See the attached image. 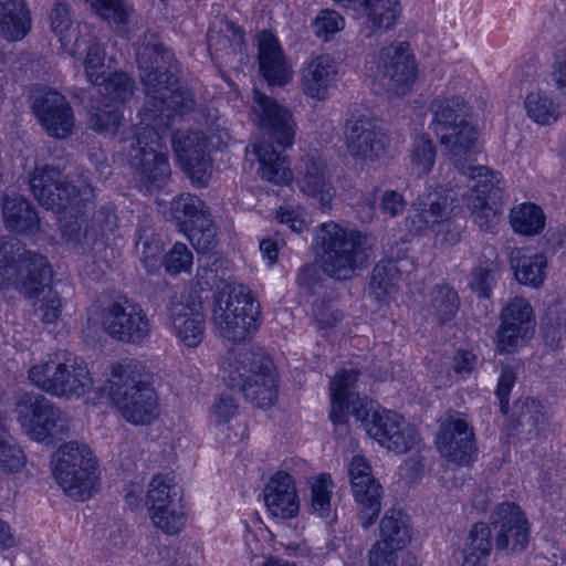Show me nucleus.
I'll return each mask as SVG.
<instances>
[{
	"instance_id": "f257e3e1",
	"label": "nucleus",
	"mask_w": 566,
	"mask_h": 566,
	"mask_svg": "<svg viewBox=\"0 0 566 566\" xmlns=\"http://www.w3.org/2000/svg\"><path fill=\"white\" fill-rule=\"evenodd\" d=\"M260 305L244 284H229L214 295L212 321L220 336L239 343L227 354L221 375L226 386L242 392L254 406L276 398V375L269 356L245 339L256 329Z\"/></svg>"
},
{
	"instance_id": "f03ea898",
	"label": "nucleus",
	"mask_w": 566,
	"mask_h": 566,
	"mask_svg": "<svg viewBox=\"0 0 566 566\" xmlns=\"http://www.w3.org/2000/svg\"><path fill=\"white\" fill-rule=\"evenodd\" d=\"M29 182L39 203L61 214L62 238L70 249L90 255L105 248V238L117 227V216L112 207H102L94 213L92 226L83 229L82 214L95 198L94 188L85 177L69 181L59 168L46 165L35 167Z\"/></svg>"
},
{
	"instance_id": "7ed1b4c3",
	"label": "nucleus",
	"mask_w": 566,
	"mask_h": 566,
	"mask_svg": "<svg viewBox=\"0 0 566 566\" xmlns=\"http://www.w3.org/2000/svg\"><path fill=\"white\" fill-rule=\"evenodd\" d=\"M467 114V104L460 97L437 103L433 132L459 175L470 182L469 191L462 196L464 206L482 230L491 231L499 222V213L490 200L499 190L501 176L484 166L472 165L476 154L478 130L465 119Z\"/></svg>"
},
{
	"instance_id": "20e7f679",
	"label": "nucleus",
	"mask_w": 566,
	"mask_h": 566,
	"mask_svg": "<svg viewBox=\"0 0 566 566\" xmlns=\"http://www.w3.org/2000/svg\"><path fill=\"white\" fill-rule=\"evenodd\" d=\"M374 239L357 229L337 222L315 227L312 247L322 271L334 280H349L367 266Z\"/></svg>"
},
{
	"instance_id": "39448f33",
	"label": "nucleus",
	"mask_w": 566,
	"mask_h": 566,
	"mask_svg": "<svg viewBox=\"0 0 566 566\" xmlns=\"http://www.w3.org/2000/svg\"><path fill=\"white\" fill-rule=\"evenodd\" d=\"M52 269L36 252H24L18 263H0V291L13 287L33 303L35 314L45 324L54 323L61 314V298L50 286Z\"/></svg>"
},
{
	"instance_id": "423d86ee",
	"label": "nucleus",
	"mask_w": 566,
	"mask_h": 566,
	"mask_svg": "<svg viewBox=\"0 0 566 566\" xmlns=\"http://www.w3.org/2000/svg\"><path fill=\"white\" fill-rule=\"evenodd\" d=\"M145 366L126 360L112 367L109 397L122 417L135 426H146L159 416L158 397L148 382Z\"/></svg>"
},
{
	"instance_id": "0eeeda50",
	"label": "nucleus",
	"mask_w": 566,
	"mask_h": 566,
	"mask_svg": "<svg viewBox=\"0 0 566 566\" xmlns=\"http://www.w3.org/2000/svg\"><path fill=\"white\" fill-rule=\"evenodd\" d=\"M358 376L357 369H343L331 380L329 418L335 424H339L346 421L348 413H352L364 424L369 437L381 447L389 448L386 410L380 412L377 402L352 390Z\"/></svg>"
},
{
	"instance_id": "6e6552de",
	"label": "nucleus",
	"mask_w": 566,
	"mask_h": 566,
	"mask_svg": "<svg viewBox=\"0 0 566 566\" xmlns=\"http://www.w3.org/2000/svg\"><path fill=\"white\" fill-rule=\"evenodd\" d=\"M122 150L138 180L150 190L161 188L170 178V165L163 151V134L136 124L120 139Z\"/></svg>"
},
{
	"instance_id": "1a4fd4ad",
	"label": "nucleus",
	"mask_w": 566,
	"mask_h": 566,
	"mask_svg": "<svg viewBox=\"0 0 566 566\" xmlns=\"http://www.w3.org/2000/svg\"><path fill=\"white\" fill-rule=\"evenodd\" d=\"M52 467L55 481L69 496L78 501L92 497L97 481L96 460L87 446H61L52 457Z\"/></svg>"
},
{
	"instance_id": "9d476101",
	"label": "nucleus",
	"mask_w": 566,
	"mask_h": 566,
	"mask_svg": "<svg viewBox=\"0 0 566 566\" xmlns=\"http://www.w3.org/2000/svg\"><path fill=\"white\" fill-rule=\"evenodd\" d=\"M15 413L21 430L36 442L53 444L69 433L66 412L43 395H22L17 401Z\"/></svg>"
},
{
	"instance_id": "9b49d317",
	"label": "nucleus",
	"mask_w": 566,
	"mask_h": 566,
	"mask_svg": "<svg viewBox=\"0 0 566 566\" xmlns=\"http://www.w3.org/2000/svg\"><path fill=\"white\" fill-rule=\"evenodd\" d=\"M169 88H163L158 93L146 94V102L138 113L142 126H147L160 134L166 133L175 115L190 112L195 107L191 92L177 84L172 74V83Z\"/></svg>"
},
{
	"instance_id": "f8f14e48",
	"label": "nucleus",
	"mask_w": 566,
	"mask_h": 566,
	"mask_svg": "<svg viewBox=\"0 0 566 566\" xmlns=\"http://www.w3.org/2000/svg\"><path fill=\"white\" fill-rule=\"evenodd\" d=\"M105 332L123 343L140 344L151 333V324L142 305L128 298L111 304L103 314Z\"/></svg>"
},
{
	"instance_id": "ddd939ff",
	"label": "nucleus",
	"mask_w": 566,
	"mask_h": 566,
	"mask_svg": "<svg viewBox=\"0 0 566 566\" xmlns=\"http://www.w3.org/2000/svg\"><path fill=\"white\" fill-rule=\"evenodd\" d=\"M169 321L172 334L186 347L196 348L206 336L203 301L197 290L181 293L169 306Z\"/></svg>"
},
{
	"instance_id": "4468645a",
	"label": "nucleus",
	"mask_w": 566,
	"mask_h": 566,
	"mask_svg": "<svg viewBox=\"0 0 566 566\" xmlns=\"http://www.w3.org/2000/svg\"><path fill=\"white\" fill-rule=\"evenodd\" d=\"M534 331L535 318L531 304L522 297L510 300L501 314L497 349L501 353L516 352L533 337Z\"/></svg>"
},
{
	"instance_id": "2eb2a0df",
	"label": "nucleus",
	"mask_w": 566,
	"mask_h": 566,
	"mask_svg": "<svg viewBox=\"0 0 566 566\" xmlns=\"http://www.w3.org/2000/svg\"><path fill=\"white\" fill-rule=\"evenodd\" d=\"M454 190L451 182L431 185L418 197L413 205V214L410 217L411 230L421 233L427 230L436 231V228L449 220L455 206Z\"/></svg>"
},
{
	"instance_id": "dca6fc26",
	"label": "nucleus",
	"mask_w": 566,
	"mask_h": 566,
	"mask_svg": "<svg viewBox=\"0 0 566 566\" xmlns=\"http://www.w3.org/2000/svg\"><path fill=\"white\" fill-rule=\"evenodd\" d=\"M348 475L353 496L359 505L360 525L367 530L376 522L381 509V485L374 479L368 461L361 455L352 459Z\"/></svg>"
},
{
	"instance_id": "f3484780",
	"label": "nucleus",
	"mask_w": 566,
	"mask_h": 566,
	"mask_svg": "<svg viewBox=\"0 0 566 566\" xmlns=\"http://www.w3.org/2000/svg\"><path fill=\"white\" fill-rule=\"evenodd\" d=\"M174 151L191 182L205 187L211 176V159L207 153L208 140L201 132L178 130L171 139Z\"/></svg>"
},
{
	"instance_id": "a211bd4d",
	"label": "nucleus",
	"mask_w": 566,
	"mask_h": 566,
	"mask_svg": "<svg viewBox=\"0 0 566 566\" xmlns=\"http://www.w3.org/2000/svg\"><path fill=\"white\" fill-rule=\"evenodd\" d=\"M497 548L523 552L530 542V523L520 505L513 502L497 504L491 514Z\"/></svg>"
},
{
	"instance_id": "6ab92c4d",
	"label": "nucleus",
	"mask_w": 566,
	"mask_h": 566,
	"mask_svg": "<svg viewBox=\"0 0 566 566\" xmlns=\"http://www.w3.org/2000/svg\"><path fill=\"white\" fill-rule=\"evenodd\" d=\"M252 108L258 118L259 127L268 134L273 143L283 148L293 145L296 125L292 113L285 106L259 90H254Z\"/></svg>"
},
{
	"instance_id": "aec40b11",
	"label": "nucleus",
	"mask_w": 566,
	"mask_h": 566,
	"mask_svg": "<svg viewBox=\"0 0 566 566\" xmlns=\"http://www.w3.org/2000/svg\"><path fill=\"white\" fill-rule=\"evenodd\" d=\"M295 182L300 191L326 210L336 195L326 161L318 153H311L296 166Z\"/></svg>"
},
{
	"instance_id": "412c9836",
	"label": "nucleus",
	"mask_w": 566,
	"mask_h": 566,
	"mask_svg": "<svg viewBox=\"0 0 566 566\" xmlns=\"http://www.w3.org/2000/svg\"><path fill=\"white\" fill-rule=\"evenodd\" d=\"M136 61L140 71V80L146 94L158 93L169 88L172 83V54L166 46L153 39L143 43L136 52Z\"/></svg>"
},
{
	"instance_id": "4be33fe9",
	"label": "nucleus",
	"mask_w": 566,
	"mask_h": 566,
	"mask_svg": "<svg viewBox=\"0 0 566 566\" xmlns=\"http://www.w3.org/2000/svg\"><path fill=\"white\" fill-rule=\"evenodd\" d=\"M437 446L442 457L458 465H468L475 454L473 431L460 413L441 423Z\"/></svg>"
},
{
	"instance_id": "5701e85b",
	"label": "nucleus",
	"mask_w": 566,
	"mask_h": 566,
	"mask_svg": "<svg viewBox=\"0 0 566 566\" xmlns=\"http://www.w3.org/2000/svg\"><path fill=\"white\" fill-rule=\"evenodd\" d=\"M32 109L44 130L53 137L65 138L74 127V114L67 99L50 90L36 97Z\"/></svg>"
},
{
	"instance_id": "b1692460",
	"label": "nucleus",
	"mask_w": 566,
	"mask_h": 566,
	"mask_svg": "<svg viewBox=\"0 0 566 566\" xmlns=\"http://www.w3.org/2000/svg\"><path fill=\"white\" fill-rule=\"evenodd\" d=\"M345 138L352 156L378 157L385 150V123L374 117L350 119L346 124Z\"/></svg>"
},
{
	"instance_id": "393cba45",
	"label": "nucleus",
	"mask_w": 566,
	"mask_h": 566,
	"mask_svg": "<svg viewBox=\"0 0 566 566\" xmlns=\"http://www.w3.org/2000/svg\"><path fill=\"white\" fill-rule=\"evenodd\" d=\"M264 501L273 516L293 518L300 511L298 497L293 478L286 472H277L264 490Z\"/></svg>"
},
{
	"instance_id": "a878e982",
	"label": "nucleus",
	"mask_w": 566,
	"mask_h": 566,
	"mask_svg": "<svg viewBox=\"0 0 566 566\" xmlns=\"http://www.w3.org/2000/svg\"><path fill=\"white\" fill-rule=\"evenodd\" d=\"M336 66L328 54L312 56L302 70L301 83L304 94L313 99L323 101L329 87L336 81Z\"/></svg>"
},
{
	"instance_id": "bb28decb",
	"label": "nucleus",
	"mask_w": 566,
	"mask_h": 566,
	"mask_svg": "<svg viewBox=\"0 0 566 566\" xmlns=\"http://www.w3.org/2000/svg\"><path fill=\"white\" fill-rule=\"evenodd\" d=\"M55 385V397L78 399L91 391L93 380L83 359L65 354Z\"/></svg>"
},
{
	"instance_id": "cd10ccee",
	"label": "nucleus",
	"mask_w": 566,
	"mask_h": 566,
	"mask_svg": "<svg viewBox=\"0 0 566 566\" xmlns=\"http://www.w3.org/2000/svg\"><path fill=\"white\" fill-rule=\"evenodd\" d=\"M259 64L270 85L283 86L290 81V67L279 40L268 31L259 35Z\"/></svg>"
},
{
	"instance_id": "c85d7f7f",
	"label": "nucleus",
	"mask_w": 566,
	"mask_h": 566,
	"mask_svg": "<svg viewBox=\"0 0 566 566\" xmlns=\"http://www.w3.org/2000/svg\"><path fill=\"white\" fill-rule=\"evenodd\" d=\"M391 49V96H403L416 83L418 63L408 42H399Z\"/></svg>"
},
{
	"instance_id": "c756f323",
	"label": "nucleus",
	"mask_w": 566,
	"mask_h": 566,
	"mask_svg": "<svg viewBox=\"0 0 566 566\" xmlns=\"http://www.w3.org/2000/svg\"><path fill=\"white\" fill-rule=\"evenodd\" d=\"M31 11L25 0H0V35L20 41L31 30Z\"/></svg>"
},
{
	"instance_id": "7c9ffc66",
	"label": "nucleus",
	"mask_w": 566,
	"mask_h": 566,
	"mask_svg": "<svg viewBox=\"0 0 566 566\" xmlns=\"http://www.w3.org/2000/svg\"><path fill=\"white\" fill-rule=\"evenodd\" d=\"M6 227L17 233H30L39 228V217L30 202L18 193H7L2 199Z\"/></svg>"
},
{
	"instance_id": "2f4dec72",
	"label": "nucleus",
	"mask_w": 566,
	"mask_h": 566,
	"mask_svg": "<svg viewBox=\"0 0 566 566\" xmlns=\"http://www.w3.org/2000/svg\"><path fill=\"white\" fill-rule=\"evenodd\" d=\"M413 538V527L409 515L402 510H391V566H418L417 558L408 545Z\"/></svg>"
},
{
	"instance_id": "473e14b6",
	"label": "nucleus",
	"mask_w": 566,
	"mask_h": 566,
	"mask_svg": "<svg viewBox=\"0 0 566 566\" xmlns=\"http://www.w3.org/2000/svg\"><path fill=\"white\" fill-rule=\"evenodd\" d=\"M255 154L259 161V175L262 179L286 186L293 180L287 157L275 150L271 144L255 146Z\"/></svg>"
},
{
	"instance_id": "72a5a7b5",
	"label": "nucleus",
	"mask_w": 566,
	"mask_h": 566,
	"mask_svg": "<svg viewBox=\"0 0 566 566\" xmlns=\"http://www.w3.org/2000/svg\"><path fill=\"white\" fill-rule=\"evenodd\" d=\"M511 265L516 280L533 287H539L546 276L547 260L544 253H528L516 249L511 255Z\"/></svg>"
},
{
	"instance_id": "f704fd0d",
	"label": "nucleus",
	"mask_w": 566,
	"mask_h": 566,
	"mask_svg": "<svg viewBox=\"0 0 566 566\" xmlns=\"http://www.w3.org/2000/svg\"><path fill=\"white\" fill-rule=\"evenodd\" d=\"M510 223L514 232L534 237L545 228L546 216L542 208L531 202H523L510 212Z\"/></svg>"
},
{
	"instance_id": "c9c22d12",
	"label": "nucleus",
	"mask_w": 566,
	"mask_h": 566,
	"mask_svg": "<svg viewBox=\"0 0 566 566\" xmlns=\"http://www.w3.org/2000/svg\"><path fill=\"white\" fill-rule=\"evenodd\" d=\"M491 547L490 527L485 523L474 524L464 545V559L461 566H486Z\"/></svg>"
},
{
	"instance_id": "e433bc0d",
	"label": "nucleus",
	"mask_w": 566,
	"mask_h": 566,
	"mask_svg": "<svg viewBox=\"0 0 566 566\" xmlns=\"http://www.w3.org/2000/svg\"><path fill=\"white\" fill-rule=\"evenodd\" d=\"M527 116L538 125H551L562 116V107L544 91L531 92L524 101Z\"/></svg>"
},
{
	"instance_id": "4c0bfd02",
	"label": "nucleus",
	"mask_w": 566,
	"mask_h": 566,
	"mask_svg": "<svg viewBox=\"0 0 566 566\" xmlns=\"http://www.w3.org/2000/svg\"><path fill=\"white\" fill-rule=\"evenodd\" d=\"M63 353H56L46 360L32 366L28 371V378L40 390L55 397V382L59 380L62 367Z\"/></svg>"
},
{
	"instance_id": "58836bf2",
	"label": "nucleus",
	"mask_w": 566,
	"mask_h": 566,
	"mask_svg": "<svg viewBox=\"0 0 566 566\" xmlns=\"http://www.w3.org/2000/svg\"><path fill=\"white\" fill-rule=\"evenodd\" d=\"M176 494H172L175 496ZM153 523L169 535L177 534L186 523L182 497H172V502L160 509L149 510Z\"/></svg>"
},
{
	"instance_id": "ea45409f",
	"label": "nucleus",
	"mask_w": 566,
	"mask_h": 566,
	"mask_svg": "<svg viewBox=\"0 0 566 566\" xmlns=\"http://www.w3.org/2000/svg\"><path fill=\"white\" fill-rule=\"evenodd\" d=\"M174 218L185 226H193L210 214L206 203L196 195L181 193L171 202Z\"/></svg>"
},
{
	"instance_id": "a19ab883",
	"label": "nucleus",
	"mask_w": 566,
	"mask_h": 566,
	"mask_svg": "<svg viewBox=\"0 0 566 566\" xmlns=\"http://www.w3.org/2000/svg\"><path fill=\"white\" fill-rule=\"evenodd\" d=\"M366 76L370 80L371 90L376 94L389 93V51L381 49L366 61Z\"/></svg>"
},
{
	"instance_id": "79ce46f5",
	"label": "nucleus",
	"mask_w": 566,
	"mask_h": 566,
	"mask_svg": "<svg viewBox=\"0 0 566 566\" xmlns=\"http://www.w3.org/2000/svg\"><path fill=\"white\" fill-rule=\"evenodd\" d=\"M96 85L99 86V93L115 105L127 102L134 91V81L123 72L111 73L102 82L98 81Z\"/></svg>"
},
{
	"instance_id": "37998d69",
	"label": "nucleus",
	"mask_w": 566,
	"mask_h": 566,
	"mask_svg": "<svg viewBox=\"0 0 566 566\" xmlns=\"http://www.w3.org/2000/svg\"><path fill=\"white\" fill-rule=\"evenodd\" d=\"M513 416L516 427L523 432L532 433L539 423L544 422L543 405L534 398H521L514 406Z\"/></svg>"
},
{
	"instance_id": "c03bdc74",
	"label": "nucleus",
	"mask_w": 566,
	"mask_h": 566,
	"mask_svg": "<svg viewBox=\"0 0 566 566\" xmlns=\"http://www.w3.org/2000/svg\"><path fill=\"white\" fill-rule=\"evenodd\" d=\"M419 443L416 427L400 415H391V451L405 453Z\"/></svg>"
},
{
	"instance_id": "a18cd8bd",
	"label": "nucleus",
	"mask_w": 566,
	"mask_h": 566,
	"mask_svg": "<svg viewBox=\"0 0 566 566\" xmlns=\"http://www.w3.org/2000/svg\"><path fill=\"white\" fill-rule=\"evenodd\" d=\"M172 494H176L174 497H182L180 486L166 475H155L150 481L147 493V502L150 504L149 510L160 509L170 504L172 502Z\"/></svg>"
},
{
	"instance_id": "49530a36",
	"label": "nucleus",
	"mask_w": 566,
	"mask_h": 566,
	"mask_svg": "<svg viewBox=\"0 0 566 566\" xmlns=\"http://www.w3.org/2000/svg\"><path fill=\"white\" fill-rule=\"evenodd\" d=\"M51 29L63 46L75 36V28L70 11V6L62 0H55L50 12Z\"/></svg>"
},
{
	"instance_id": "de8ad7c7",
	"label": "nucleus",
	"mask_w": 566,
	"mask_h": 566,
	"mask_svg": "<svg viewBox=\"0 0 566 566\" xmlns=\"http://www.w3.org/2000/svg\"><path fill=\"white\" fill-rule=\"evenodd\" d=\"M220 32L222 35L214 30H209V49L213 46L216 50L229 48L233 53L241 51V48L244 44V32L240 27H238L232 21L226 20L222 22Z\"/></svg>"
},
{
	"instance_id": "09e8293b",
	"label": "nucleus",
	"mask_w": 566,
	"mask_h": 566,
	"mask_svg": "<svg viewBox=\"0 0 566 566\" xmlns=\"http://www.w3.org/2000/svg\"><path fill=\"white\" fill-rule=\"evenodd\" d=\"M188 238L198 252H209L217 247V230L211 214L188 228Z\"/></svg>"
},
{
	"instance_id": "8fccbe9b",
	"label": "nucleus",
	"mask_w": 566,
	"mask_h": 566,
	"mask_svg": "<svg viewBox=\"0 0 566 566\" xmlns=\"http://www.w3.org/2000/svg\"><path fill=\"white\" fill-rule=\"evenodd\" d=\"M333 488L334 484L329 474L318 475L311 484V507L321 517H327L331 514Z\"/></svg>"
},
{
	"instance_id": "3c124183",
	"label": "nucleus",
	"mask_w": 566,
	"mask_h": 566,
	"mask_svg": "<svg viewBox=\"0 0 566 566\" xmlns=\"http://www.w3.org/2000/svg\"><path fill=\"white\" fill-rule=\"evenodd\" d=\"M123 122V114L118 105L106 103L102 109L91 115V127L102 134L114 136Z\"/></svg>"
},
{
	"instance_id": "603ef678",
	"label": "nucleus",
	"mask_w": 566,
	"mask_h": 566,
	"mask_svg": "<svg viewBox=\"0 0 566 566\" xmlns=\"http://www.w3.org/2000/svg\"><path fill=\"white\" fill-rule=\"evenodd\" d=\"M24 462L21 448L14 443L6 427L0 428V468L6 472H15Z\"/></svg>"
},
{
	"instance_id": "864d4df0",
	"label": "nucleus",
	"mask_w": 566,
	"mask_h": 566,
	"mask_svg": "<svg viewBox=\"0 0 566 566\" xmlns=\"http://www.w3.org/2000/svg\"><path fill=\"white\" fill-rule=\"evenodd\" d=\"M459 298L452 289L441 286L433 290L432 310L441 323L452 319L458 311Z\"/></svg>"
},
{
	"instance_id": "5fc2aeb1",
	"label": "nucleus",
	"mask_w": 566,
	"mask_h": 566,
	"mask_svg": "<svg viewBox=\"0 0 566 566\" xmlns=\"http://www.w3.org/2000/svg\"><path fill=\"white\" fill-rule=\"evenodd\" d=\"M368 295L378 303L389 300V259H381L373 269Z\"/></svg>"
},
{
	"instance_id": "6e6d98bb",
	"label": "nucleus",
	"mask_w": 566,
	"mask_h": 566,
	"mask_svg": "<svg viewBox=\"0 0 566 566\" xmlns=\"http://www.w3.org/2000/svg\"><path fill=\"white\" fill-rule=\"evenodd\" d=\"M436 151L432 140L427 135H419L415 139L411 160L413 169L419 175L429 174L434 165Z\"/></svg>"
},
{
	"instance_id": "4d7b16f0",
	"label": "nucleus",
	"mask_w": 566,
	"mask_h": 566,
	"mask_svg": "<svg viewBox=\"0 0 566 566\" xmlns=\"http://www.w3.org/2000/svg\"><path fill=\"white\" fill-rule=\"evenodd\" d=\"M192 252L181 242H176L164 256L165 269L170 274L189 272L192 266Z\"/></svg>"
},
{
	"instance_id": "13d9d810",
	"label": "nucleus",
	"mask_w": 566,
	"mask_h": 566,
	"mask_svg": "<svg viewBox=\"0 0 566 566\" xmlns=\"http://www.w3.org/2000/svg\"><path fill=\"white\" fill-rule=\"evenodd\" d=\"M315 34L324 41H328L335 33L345 27L344 18L335 10H322L313 22Z\"/></svg>"
},
{
	"instance_id": "bf43d9fd",
	"label": "nucleus",
	"mask_w": 566,
	"mask_h": 566,
	"mask_svg": "<svg viewBox=\"0 0 566 566\" xmlns=\"http://www.w3.org/2000/svg\"><path fill=\"white\" fill-rule=\"evenodd\" d=\"M104 20L115 24H125L128 20V9L122 0H85Z\"/></svg>"
},
{
	"instance_id": "052dcab7",
	"label": "nucleus",
	"mask_w": 566,
	"mask_h": 566,
	"mask_svg": "<svg viewBox=\"0 0 566 566\" xmlns=\"http://www.w3.org/2000/svg\"><path fill=\"white\" fill-rule=\"evenodd\" d=\"M238 413V405L231 396L221 395L209 409V423L220 428L228 424Z\"/></svg>"
},
{
	"instance_id": "680f3d73",
	"label": "nucleus",
	"mask_w": 566,
	"mask_h": 566,
	"mask_svg": "<svg viewBox=\"0 0 566 566\" xmlns=\"http://www.w3.org/2000/svg\"><path fill=\"white\" fill-rule=\"evenodd\" d=\"M389 517L382 516L379 524V537L370 548L368 555L369 566H389Z\"/></svg>"
},
{
	"instance_id": "e2e57ef3",
	"label": "nucleus",
	"mask_w": 566,
	"mask_h": 566,
	"mask_svg": "<svg viewBox=\"0 0 566 566\" xmlns=\"http://www.w3.org/2000/svg\"><path fill=\"white\" fill-rule=\"evenodd\" d=\"M105 50L96 41L91 43L87 48L84 59V67L87 81L92 84H97L98 80L105 73Z\"/></svg>"
},
{
	"instance_id": "0e129e2a",
	"label": "nucleus",
	"mask_w": 566,
	"mask_h": 566,
	"mask_svg": "<svg viewBox=\"0 0 566 566\" xmlns=\"http://www.w3.org/2000/svg\"><path fill=\"white\" fill-rule=\"evenodd\" d=\"M305 214L306 212L304 208L286 205L279 208L276 211V219L281 224L287 226L292 232L301 234L307 230Z\"/></svg>"
},
{
	"instance_id": "69168bd1",
	"label": "nucleus",
	"mask_w": 566,
	"mask_h": 566,
	"mask_svg": "<svg viewBox=\"0 0 566 566\" xmlns=\"http://www.w3.org/2000/svg\"><path fill=\"white\" fill-rule=\"evenodd\" d=\"M552 78L560 92H566V38L557 41L553 51Z\"/></svg>"
},
{
	"instance_id": "338daca9",
	"label": "nucleus",
	"mask_w": 566,
	"mask_h": 566,
	"mask_svg": "<svg viewBox=\"0 0 566 566\" xmlns=\"http://www.w3.org/2000/svg\"><path fill=\"white\" fill-rule=\"evenodd\" d=\"M495 276V266L493 264L476 268L470 281L471 290L480 297H488Z\"/></svg>"
},
{
	"instance_id": "774afa93",
	"label": "nucleus",
	"mask_w": 566,
	"mask_h": 566,
	"mask_svg": "<svg viewBox=\"0 0 566 566\" xmlns=\"http://www.w3.org/2000/svg\"><path fill=\"white\" fill-rule=\"evenodd\" d=\"M136 250L145 266L154 268L160 260L163 245L158 239L149 240L147 237L139 235L136 241Z\"/></svg>"
}]
</instances>
